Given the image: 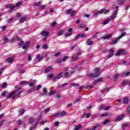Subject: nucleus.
Instances as JSON below:
<instances>
[{"label":"nucleus","mask_w":130,"mask_h":130,"mask_svg":"<svg viewBox=\"0 0 130 130\" xmlns=\"http://www.w3.org/2000/svg\"><path fill=\"white\" fill-rule=\"evenodd\" d=\"M24 91H23V88L22 87H18L14 91H12V93L8 94L7 96V99H10V98H12V99H15V98H19L21 97V93H23Z\"/></svg>","instance_id":"1"},{"label":"nucleus","mask_w":130,"mask_h":130,"mask_svg":"<svg viewBox=\"0 0 130 130\" xmlns=\"http://www.w3.org/2000/svg\"><path fill=\"white\" fill-rule=\"evenodd\" d=\"M99 72H100V68H94V73H90L88 77H92V78H97L100 76V74H99Z\"/></svg>","instance_id":"2"},{"label":"nucleus","mask_w":130,"mask_h":130,"mask_svg":"<svg viewBox=\"0 0 130 130\" xmlns=\"http://www.w3.org/2000/svg\"><path fill=\"white\" fill-rule=\"evenodd\" d=\"M76 11H73V9H68L67 10H66V14L67 15H71V17H73V16H74V15L76 14Z\"/></svg>","instance_id":"3"},{"label":"nucleus","mask_w":130,"mask_h":130,"mask_svg":"<svg viewBox=\"0 0 130 130\" xmlns=\"http://www.w3.org/2000/svg\"><path fill=\"white\" fill-rule=\"evenodd\" d=\"M107 13H109V10L102 9L100 11H98L96 14H107Z\"/></svg>","instance_id":"4"},{"label":"nucleus","mask_w":130,"mask_h":130,"mask_svg":"<svg viewBox=\"0 0 130 130\" xmlns=\"http://www.w3.org/2000/svg\"><path fill=\"white\" fill-rule=\"evenodd\" d=\"M41 35L42 36V37H48L49 35V32L47 31H43L41 33Z\"/></svg>","instance_id":"5"},{"label":"nucleus","mask_w":130,"mask_h":130,"mask_svg":"<svg viewBox=\"0 0 130 130\" xmlns=\"http://www.w3.org/2000/svg\"><path fill=\"white\" fill-rule=\"evenodd\" d=\"M61 78H62V72H60L57 76L53 78V80H59V79H61Z\"/></svg>","instance_id":"6"},{"label":"nucleus","mask_w":130,"mask_h":130,"mask_svg":"<svg viewBox=\"0 0 130 130\" xmlns=\"http://www.w3.org/2000/svg\"><path fill=\"white\" fill-rule=\"evenodd\" d=\"M124 116H125L124 114H122L119 116L118 117H117L115 119V121H119L121 120V119L124 118Z\"/></svg>","instance_id":"7"},{"label":"nucleus","mask_w":130,"mask_h":130,"mask_svg":"<svg viewBox=\"0 0 130 130\" xmlns=\"http://www.w3.org/2000/svg\"><path fill=\"white\" fill-rule=\"evenodd\" d=\"M15 58L14 57H11L10 58H8L6 59V62H8V63H11V62H13L14 61Z\"/></svg>","instance_id":"8"},{"label":"nucleus","mask_w":130,"mask_h":130,"mask_svg":"<svg viewBox=\"0 0 130 130\" xmlns=\"http://www.w3.org/2000/svg\"><path fill=\"white\" fill-rule=\"evenodd\" d=\"M124 50L123 49H121V50H119L117 53H116L115 54L116 56H119V55H120V54H124Z\"/></svg>","instance_id":"9"},{"label":"nucleus","mask_w":130,"mask_h":130,"mask_svg":"<svg viewBox=\"0 0 130 130\" xmlns=\"http://www.w3.org/2000/svg\"><path fill=\"white\" fill-rule=\"evenodd\" d=\"M29 46H30V41H27L26 42L25 45H24L22 47V49H27V48H28V47H29Z\"/></svg>","instance_id":"10"},{"label":"nucleus","mask_w":130,"mask_h":130,"mask_svg":"<svg viewBox=\"0 0 130 130\" xmlns=\"http://www.w3.org/2000/svg\"><path fill=\"white\" fill-rule=\"evenodd\" d=\"M101 126V125L100 124H98L95 126H94L92 129L87 128L85 130H96V128H98V127H100Z\"/></svg>","instance_id":"11"},{"label":"nucleus","mask_w":130,"mask_h":130,"mask_svg":"<svg viewBox=\"0 0 130 130\" xmlns=\"http://www.w3.org/2000/svg\"><path fill=\"white\" fill-rule=\"evenodd\" d=\"M77 60H79V56H75L74 55H73L71 59V61L72 62H75V61H77Z\"/></svg>","instance_id":"12"},{"label":"nucleus","mask_w":130,"mask_h":130,"mask_svg":"<svg viewBox=\"0 0 130 130\" xmlns=\"http://www.w3.org/2000/svg\"><path fill=\"white\" fill-rule=\"evenodd\" d=\"M112 38V35L109 34L108 35H106L104 37H102V39H104V40H105V39H110V38Z\"/></svg>","instance_id":"13"},{"label":"nucleus","mask_w":130,"mask_h":130,"mask_svg":"<svg viewBox=\"0 0 130 130\" xmlns=\"http://www.w3.org/2000/svg\"><path fill=\"white\" fill-rule=\"evenodd\" d=\"M91 113H85L82 115V117H84L85 118H89L91 116Z\"/></svg>","instance_id":"14"},{"label":"nucleus","mask_w":130,"mask_h":130,"mask_svg":"<svg viewBox=\"0 0 130 130\" xmlns=\"http://www.w3.org/2000/svg\"><path fill=\"white\" fill-rule=\"evenodd\" d=\"M119 39H118V38H117V39L112 40L111 45H113L114 44H116V43L118 42V40H119Z\"/></svg>","instance_id":"15"},{"label":"nucleus","mask_w":130,"mask_h":130,"mask_svg":"<svg viewBox=\"0 0 130 130\" xmlns=\"http://www.w3.org/2000/svg\"><path fill=\"white\" fill-rule=\"evenodd\" d=\"M122 77V76H121V74H116L115 75V77L114 78V81H117V79H118V78H121Z\"/></svg>","instance_id":"16"},{"label":"nucleus","mask_w":130,"mask_h":130,"mask_svg":"<svg viewBox=\"0 0 130 130\" xmlns=\"http://www.w3.org/2000/svg\"><path fill=\"white\" fill-rule=\"evenodd\" d=\"M130 72L125 73L123 72L121 74L122 77H128L129 76Z\"/></svg>","instance_id":"17"},{"label":"nucleus","mask_w":130,"mask_h":130,"mask_svg":"<svg viewBox=\"0 0 130 130\" xmlns=\"http://www.w3.org/2000/svg\"><path fill=\"white\" fill-rule=\"evenodd\" d=\"M129 126H130V123H125V124H123L122 125V128L123 129H124V128H125V127H129Z\"/></svg>","instance_id":"18"},{"label":"nucleus","mask_w":130,"mask_h":130,"mask_svg":"<svg viewBox=\"0 0 130 130\" xmlns=\"http://www.w3.org/2000/svg\"><path fill=\"white\" fill-rule=\"evenodd\" d=\"M17 40L20 42V43L18 45L19 46H21L23 45V44H24V41H21V39L20 38H17Z\"/></svg>","instance_id":"19"},{"label":"nucleus","mask_w":130,"mask_h":130,"mask_svg":"<svg viewBox=\"0 0 130 130\" xmlns=\"http://www.w3.org/2000/svg\"><path fill=\"white\" fill-rule=\"evenodd\" d=\"M51 70H52V68L51 67V66H50L45 69V73H49V72H50Z\"/></svg>","instance_id":"20"},{"label":"nucleus","mask_w":130,"mask_h":130,"mask_svg":"<svg viewBox=\"0 0 130 130\" xmlns=\"http://www.w3.org/2000/svg\"><path fill=\"white\" fill-rule=\"evenodd\" d=\"M82 125H75L74 130H79L82 128Z\"/></svg>","instance_id":"21"},{"label":"nucleus","mask_w":130,"mask_h":130,"mask_svg":"<svg viewBox=\"0 0 130 130\" xmlns=\"http://www.w3.org/2000/svg\"><path fill=\"white\" fill-rule=\"evenodd\" d=\"M110 22V19H105L103 22V25H107V23Z\"/></svg>","instance_id":"22"},{"label":"nucleus","mask_w":130,"mask_h":130,"mask_svg":"<svg viewBox=\"0 0 130 130\" xmlns=\"http://www.w3.org/2000/svg\"><path fill=\"white\" fill-rule=\"evenodd\" d=\"M27 19V16H24L23 17L21 18L20 20V22L21 23H24L25 21H26V19Z\"/></svg>","instance_id":"23"},{"label":"nucleus","mask_w":130,"mask_h":130,"mask_svg":"<svg viewBox=\"0 0 130 130\" xmlns=\"http://www.w3.org/2000/svg\"><path fill=\"white\" fill-rule=\"evenodd\" d=\"M123 103H124V104H127V103H128V98L125 97V98H124Z\"/></svg>","instance_id":"24"},{"label":"nucleus","mask_w":130,"mask_h":130,"mask_svg":"<svg viewBox=\"0 0 130 130\" xmlns=\"http://www.w3.org/2000/svg\"><path fill=\"white\" fill-rule=\"evenodd\" d=\"M71 76V74H70L69 72H65L64 74V78H68Z\"/></svg>","instance_id":"25"},{"label":"nucleus","mask_w":130,"mask_h":130,"mask_svg":"<svg viewBox=\"0 0 130 130\" xmlns=\"http://www.w3.org/2000/svg\"><path fill=\"white\" fill-rule=\"evenodd\" d=\"M102 81H103L102 78H99L96 80H95V81L94 82V84H97L98 83H100V82H102Z\"/></svg>","instance_id":"26"},{"label":"nucleus","mask_w":130,"mask_h":130,"mask_svg":"<svg viewBox=\"0 0 130 130\" xmlns=\"http://www.w3.org/2000/svg\"><path fill=\"white\" fill-rule=\"evenodd\" d=\"M87 45H92L93 42L91 41V40H90V39H88V41H87Z\"/></svg>","instance_id":"27"},{"label":"nucleus","mask_w":130,"mask_h":130,"mask_svg":"<svg viewBox=\"0 0 130 130\" xmlns=\"http://www.w3.org/2000/svg\"><path fill=\"white\" fill-rule=\"evenodd\" d=\"M42 58H43V57L42 56H40V54H39L37 56V59H38L39 61H40Z\"/></svg>","instance_id":"28"},{"label":"nucleus","mask_w":130,"mask_h":130,"mask_svg":"<svg viewBox=\"0 0 130 130\" xmlns=\"http://www.w3.org/2000/svg\"><path fill=\"white\" fill-rule=\"evenodd\" d=\"M125 34H126V32H123L119 37H118V39H121L123 36H125Z\"/></svg>","instance_id":"29"},{"label":"nucleus","mask_w":130,"mask_h":130,"mask_svg":"<svg viewBox=\"0 0 130 130\" xmlns=\"http://www.w3.org/2000/svg\"><path fill=\"white\" fill-rule=\"evenodd\" d=\"M129 81H124L121 83V86L126 85L127 84H129Z\"/></svg>","instance_id":"30"},{"label":"nucleus","mask_w":130,"mask_h":130,"mask_svg":"<svg viewBox=\"0 0 130 130\" xmlns=\"http://www.w3.org/2000/svg\"><path fill=\"white\" fill-rule=\"evenodd\" d=\"M71 86H72V87H79L80 86V85L79 84H77V83H72L71 84Z\"/></svg>","instance_id":"31"},{"label":"nucleus","mask_w":130,"mask_h":130,"mask_svg":"<svg viewBox=\"0 0 130 130\" xmlns=\"http://www.w3.org/2000/svg\"><path fill=\"white\" fill-rule=\"evenodd\" d=\"M67 115V112L63 111L62 112L60 113V116H63V115Z\"/></svg>","instance_id":"32"},{"label":"nucleus","mask_w":130,"mask_h":130,"mask_svg":"<svg viewBox=\"0 0 130 130\" xmlns=\"http://www.w3.org/2000/svg\"><path fill=\"white\" fill-rule=\"evenodd\" d=\"M22 5H23V2H18L16 4L15 7H20V6H22Z\"/></svg>","instance_id":"33"},{"label":"nucleus","mask_w":130,"mask_h":130,"mask_svg":"<svg viewBox=\"0 0 130 130\" xmlns=\"http://www.w3.org/2000/svg\"><path fill=\"white\" fill-rule=\"evenodd\" d=\"M79 37H81V38H84L85 36H87V35L86 34H79Z\"/></svg>","instance_id":"34"},{"label":"nucleus","mask_w":130,"mask_h":130,"mask_svg":"<svg viewBox=\"0 0 130 130\" xmlns=\"http://www.w3.org/2000/svg\"><path fill=\"white\" fill-rule=\"evenodd\" d=\"M125 2H126L125 0H120L119 3V5L120 6H121V5H123L124 4Z\"/></svg>","instance_id":"35"},{"label":"nucleus","mask_w":130,"mask_h":130,"mask_svg":"<svg viewBox=\"0 0 130 130\" xmlns=\"http://www.w3.org/2000/svg\"><path fill=\"white\" fill-rule=\"evenodd\" d=\"M110 121V120L109 119H106L105 120L104 122H103V124L105 125V124H107L108 123H109V122Z\"/></svg>","instance_id":"36"},{"label":"nucleus","mask_w":130,"mask_h":130,"mask_svg":"<svg viewBox=\"0 0 130 130\" xmlns=\"http://www.w3.org/2000/svg\"><path fill=\"white\" fill-rule=\"evenodd\" d=\"M4 41H5L4 43H6L9 41V39L7 37H4L3 38Z\"/></svg>","instance_id":"37"},{"label":"nucleus","mask_w":130,"mask_h":130,"mask_svg":"<svg viewBox=\"0 0 130 130\" xmlns=\"http://www.w3.org/2000/svg\"><path fill=\"white\" fill-rule=\"evenodd\" d=\"M42 48L43 49H47V48H48V46L46 44H45L43 45Z\"/></svg>","instance_id":"38"},{"label":"nucleus","mask_w":130,"mask_h":130,"mask_svg":"<svg viewBox=\"0 0 130 130\" xmlns=\"http://www.w3.org/2000/svg\"><path fill=\"white\" fill-rule=\"evenodd\" d=\"M4 71L5 68H0V76H2V75H3V73H4Z\"/></svg>","instance_id":"39"},{"label":"nucleus","mask_w":130,"mask_h":130,"mask_svg":"<svg viewBox=\"0 0 130 130\" xmlns=\"http://www.w3.org/2000/svg\"><path fill=\"white\" fill-rule=\"evenodd\" d=\"M53 117H56V116H60V113H57L53 115Z\"/></svg>","instance_id":"40"},{"label":"nucleus","mask_w":130,"mask_h":130,"mask_svg":"<svg viewBox=\"0 0 130 130\" xmlns=\"http://www.w3.org/2000/svg\"><path fill=\"white\" fill-rule=\"evenodd\" d=\"M49 110H50V108H48L44 110V113H47V112H49Z\"/></svg>","instance_id":"41"},{"label":"nucleus","mask_w":130,"mask_h":130,"mask_svg":"<svg viewBox=\"0 0 130 130\" xmlns=\"http://www.w3.org/2000/svg\"><path fill=\"white\" fill-rule=\"evenodd\" d=\"M41 5V3L40 2H38V3H35L34 4V6L36 7H39Z\"/></svg>","instance_id":"42"},{"label":"nucleus","mask_w":130,"mask_h":130,"mask_svg":"<svg viewBox=\"0 0 130 130\" xmlns=\"http://www.w3.org/2000/svg\"><path fill=\"white\" fill-rule=\"evenodd\" d=\"M79 38H80V35L78 34L76 36V37L74 38V41H77Z\"/></svg>","instance_id":"43"},{"label":"nucleus","mask_w":130,"mask_h":130,"mask_svg":"<svg viewBox=\"0 0 130 130\" xmlns=\"http://www.w3.org/2000/svg\"><path fill=\"white\" fill-rule=\"evenodd\" d=\"M68 58H69L68 56H64L63 58H62V61H66Z\"/></svg>","instance_id":"44"},{"label":"nucleus","mask_w":130,"mask_h":130,"mask_svg":"<svg viewBox=\"0 0 130 130\" xmlns=\"http://www.w3.org/2000/svg\"><path fill=\"white\" fill-rule=\"evenodd\" d=\"M63 34V31L60 30L58 31V36H61V35H62Z\"/></svg>","instance_id":"45"},{"label":"nucleus","mask_w":130,"mask_h":130,"mask_svg":"<svg viewBox=\"0 0 130 130\" xmlns=\"http://www.w3.org/2000/svg\"><path fill=\"white\" fill-rule=\"evenodd\" d=\"M7 86H8V84L6 82H4L3 84L2 87V88H6V87H7Z\"/></svg>","instance_id":"46"},{"label":"nucleus","mask_w":130,"mask_h":130,"mask_svg":"<svg viewBox=\"0 0 130 130\" xmlns=\"http://www.w3.org/2000/svg\"><path fill=\"white\" fill-rule=\"evenodd\" d=\"M11 6H12V4H9V5H6V6H5V8H6V9H11Z\"/></svg>","instance_id":"47"},{"label":"nucleus","mask_w":130,"mask_h":130,"mask_svg":"<svg viewBox=\"0 0 130 130\" xmlns=\"http://www.w3.org/2000/svg\"><path fill=\"white\" fill-rule=\"evenodd\" d=\"M107 115H108V113H104V114H103L100 115V116H101V117H104V116H107Z\"/></svg>","instance_id":"48"},{"label":"nucleus","mask_w":130,"mask_h":130,"mask_svg":"<svg viewBox=\"0 0 130 130\" xmlns=\"http://www.w3.org/2000/svg\"><path fill=\"white\" fill-rule=\"evenodd\" d=\"M33 122H34V119H33V118H30L29 119L30 124H32L33 123Z\"/></svg>","instance_id":"49"},{"label":"nucleus","mask_w":130,"mask_h":130,"mask_svg":"<svg viewBox=\"0 0 130 130\" xmlns=\"http://www.w3.org/2000/svg\"><path fill=\"white\" fill-rule=\"evenodd\" d=\"M56 24H57V23H56V22H54L53 23H52L51 24V27H55V25H56Z\"/></svg>","instance_id":"50"},{"label":"nucleus","mask_w":130,"mask_h":130,"mask_svg":"<svg viewBox=\"0 0 130 130\" xmlns=\"http://www.w3.org/2000/svg\"><path fill=\"white\" fill-rule=\"evenodd\" d=\"M85 27H86V25L85 24H82L79 25V28H85Z\"/></svg>","instance_id":"51"},{"label":"nucleus","mask_w":130,"mask_h":130,"mask_svg":"<svg viewBox=\"0 0 130 130\" xmlns=\"http://www.w3.org/2000/svg\"><path fill=\"white\" fill-rule=\"evenodd\" d=\"M16 8V6H13L11 5V6L10 7L11 11H13V10H15V8Z\"/></svg>","instance_id":"52"},{"label":"nucleus","mask_w":130,"mask_h":130,"mask_svg":"<svg viewBox=\"0 0 130 130\" xmlns=\"http://www.w3.org/2000/svg\"><path fill=\"white\" fill-rule=\"evenodd\" d=\"M72 34H73V32L67 33L65 35V37H69V36H71Z\"/></svg>","instance_id":"53"},{"label":"nucleus","mask_w":130,"mask_h":130,"mask_svg":"<svg viewBox=\"0 0 130 130\" xmlns=\"http://www.w3.org/2000/svg\"><path fill=\"white\" fill-rule=\"evenodd\" d=\"M27 84H29V82H27V81H22L21 83H20V85H27Z\"/></svg>","instance_id":"54"},{"label":"nucleus","mask_w":130,"mask_h":130,"mask_svg":"<svg viewBox=\"0 0 130 130\" xmlns=\"http://www.w3.org/2000/svg\"><path fill=\"white\" fill-rule=\"evenodd\" d=\"M40 8H41V10H45V9L46 8V6L45 5H41L40 6Z\"/></svg>","instance_id":"55"},{"label":"nucleus","mask_w":130,"mask_h":130,"mask_svg":"<svg viewBox=\"0 0 130 130\" xmlns=\"http://www.w3.org/2000/svg\"><path fill=\"white\" fill-rule=\"evenodd\" d=\"M127 63V61L126 60H123L122 61V64H124V66H126Z\"/></svg>","instance_id":"56"},{"label":"nucleus","mask_w":130,"mask_h":130,"mask_svg":"<svg viewBox=\"0 0 130 130\" xmlns=\"http://www.w3.org/2000/svg\"><path fill=\"white\" fill-rule=\"evenodd\" d=\"M100 110H102V109L104 110L105 109V107L104 105H101L99 108Z\"/></svg>","instance_id":"57"},{"label":"nucleus","mask_w":130,"mask_h":130,"mask_svg":"<svg viewBox=\"0 0 130 130\" xmlns=\"http://www.w3.org/2000/svg\"><path fill=\"white\" fill-rule=\"evenodd\" d=\"M22 120H19L18 121H17L18 125H20L22 124Z\"/></svg>","instance_id":"58"},{"label":"nucleus","mask_w":130,"mask_h":130,"mask_svg":"<svg viewBox=\"0 0 130 130\" xmlns=\"http://www.w3.org/2000/svg\"><path fill=\"white\" fill-rule=\"evenodd\" d=\"M13 20H14V19L9 18V19L7 20V23H10V22H12V21H13Z\"/></svg>","instance_id":"59"},{"label":"nucleus","mask_w":130,"mask_h":130,"mask_svg":"<svg viewBox=\"0 0 130 130\" xmlns=\"http://www.w3.org/2000/svg\"><path fill=\"white\" fill-rule=\"evenodd\" d=\"M59 55H60V52H59L56 53L55 55V57H58V56H59Z\"/></svg>","instance_id":"60"},{"label":"nucleus","mask_w":130,"mask_h":130,"mask_svg":"<svg viewBox=\"0 0 130 130\" xmlns=\"http://www.w3.org/2000/svg\"><path fill=\"white\" fill-rule=\"evenodd\" d=\"M114 55V54H113V53L110 54L108 56L107 58H110V57H112V56H113Z\"/></svg>","instance_id":"61"},{"label":"nucleus","mask_w":130,"mask_h":130,"mask_svg":"<svg viewBox=\"0 0 130 130\" xmlns=\"http://www.w3.org/2000/svg\"><path fill=\"white\" fill-rule=\"evenodd\" d=\"M62 61V59H58L56 61L57 63H60Z\"/></svg>","instance_id":"62"},{"label":"nucleus","mask_w":130,"mask_h":130,"mask_svg":"<svg viewBox=\"0 0 130 130\" xmlns=\"http://www.w3.org/2000/svg\"><path fill=\"white\" fill-rule=\"evenodd\" d=\"M110 107H111V106H108V107H105V109H104V110H108L109 109H110Z\"/></svg>","instance_id":"63"},{"label":"nucleus","mask_w":130,"mask_h":130,"mask_svg":"<svg viewBox=\"0 0 130 130\" xmlns=\"http://www.w3.org/2000/svg\"><path fill=\"white\" fill-rule=\"evenodd\" d=\"M127 112L128 113V114L129 113H130V106H129L128 107H127Z\"/></svg>","instance_id":"64"}]
</instances>
